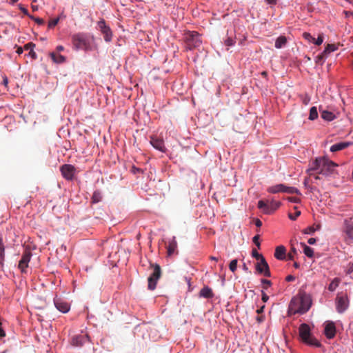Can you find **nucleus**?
<instances>
[{"label":"nucleus","instance_id":"33","mask_svg":"<svg viewBox=\"0 0 353 353\" xmlns=\"http://www.w3.org/2000/svg\"><path fill=\"white\" fill-rule=\"evenodd\" d=\"M326 57H327V55L323 54V52L321 54H319L316 57V63L322 64L324 62Z\"/></svg>","mask_w":353,"mask_h":353},{"label":"nucleus","instance_id":"14","mask_svg":"<svg viewBox=\"0 0 353 353\" xmlns=\"http://www.w3.org/2000/svg\"><path fill=\"white\" fill-rule=\"evenodd\" d=\"M324 334L327 339H332L336 334V326L334 322L327 321L325 323Z\"/></svg>","mask_w":353,"mask_h":353},{"label":"nucleus","instance_id":"8","mask_svg":"<svg viewBox=\"0 0 353 353\" xmlns=\"http://www.w3.org/2000/svg\"><path fill=\"white\" fill-rule=\"evenodd\" d=\"M267 191L271 194H276L279 192H286L288 194H301L300 191L294 188L287 186L284 184H277L275 185L270 186L268 188Z\"/></svg>","mask_w":353,"mask_h":353},{"label":"nucleus","instance_id":"42","mask_svg":"<svg viewBox=\"0 0 353 353\" xmlns=\"http://www.w3.org/2000/svg\"><path fill=\"white\" fill-rule=\"evenodd\" d=\"M235 41L234 39H232V38H228L225 41V44L227 46H232L234 44Z\"/></svg>","mask_w":353,"mask_h":353},{"label":"nucleus","instance_id":"48","mask_svg":"<svg viewBox=\"0 0 353 353\" xmlns=\"http://www.w3.org/2000/svg\"><path fill=\"white\" fill-rule=\"evenodd\" d=\"M312 172L313 171H310V172H307L308 174L310 175V176H313L315 180H319L321 179V177L319 176L320 174H319L317 173H316V174H314L312 173Z\"/></svg>","mask_w":353,"mask_h":353},{"label":"nucleus","instance_id":"49","mask_svg":"<svg viewBox=\"0 0 353 353\" xmlns=\"http://www.w3.org/2000/svg\"><path fill=\"white\" fill-rule=\"evenodd\" d=\"M269 299V296L262 291V301L265 303Z\"/></svg>","mask_w":353,"mask_h":353},{"label":"nucleus","instance_id":"58","mask_svg":"<svg viewBox=\"0 0 353 353\" xmlns=\"http://www.w3.org/2000/svg\"><path fill=\"white\" fill-rule=\"evenodd\" d=\"M265 308V306L263 305L262 307H261L259 309L257 310V313L260 314V313H262L263 312V310Z\"/></svg>","mask_w":353,"mask_h":353},{"label":"nucleus","instance_id":"53","mask_svg":"<svg viewBox=\"0 0 353 353\" xmlns=\"http://www.w3.org/2000/svg\"><path fill=\"white\" fill-rule=\"evenodd\" d=\"M29 55L32 57V59H35L37 58V54L35 53V52L33 50V49H32L30 52H29Z\"/></svg>","mask_w":353,"mask_h":353},{"label":"nucleus","instance_id":"13","mask_svg":"<svg viewBox=\"0 0 353 353\" xmlns=\"http://www.w3.org/2000/svg\"><path fill=\"white\" fill-rule=\"evenodd\" d=\"M98 26L103 34L105 41L107 42L110 41L112 37V33L110 28L106 26L105 21H99L98 22Z\"/></svg>","mask_w":353,"mask_h":353},{"label":"nucleus","instance_id":"62","mask_svg":"<svg viewBox=\"0 0 353 353\" xmlns=\"http://www.w3.org/2000/svg\"><path fill=\"white\" fill-rule=\"evenodd\" d=\"M257 321H258L259 322H261V321H263V316H259V317H258V318H257Z\"/></svg>","mask_w":353,"mask_h":353},{"label":"nucleus","instance_id":"44","mask_svg":"<svg viewBox=\"0 0 353 353\" xmlns=\"http://www.w3.org/2000/svg\"><path fill=\"white\" fill-rule=\"evenodd\" d=\"M288 199L292 203H298L300 202V199L296 196L288 197Z\"/></svg>","mask_w":353,"mask_h":353},{"label":"nucleus","instance_id":"56","mask_svg":"<svg viewBox=\"0 0 353 353\" xmlns=\"http://www.w3.org/2000/svg\"><path fill=\"white\" fill-rule=\"evenodd\" d=\"M255 225L256 227H261L262 225V222L259 219H256L255 221Z\"/></svg>","mask_w":353,"mask_h":353},{"label":"nucleus","instance_id":"27","mask_svg":"<svg viewBox=\"0 0 353 353\" xmlns=\"http://www.w3.org/2000/svg\"><path fill=\"white\" fill-rule=\"evenodd\" d=\"M301 245L303 247V252L304 254L307 256V257H310V258H312L314 255V250L312 248H311L310 247L307 246L305 243H301Z\"/></svg>","mask_w":353,"mask_h":353},{"label":"nucleus","instance_id":"4","mask_svg":"<svg viewBox=\"0 0 353 353\" xmlns=\"http://www.w3.org/2000/svg\"><path fill=\"white\" fill-rule=\"evenodd\" d=\"M184 41L187 50L199 48L202 44L200 34L195 31H188L184 34Z\"/></svg>","mask_w":353,"mask_h":353},{"label":"nucleus","instance_id":"26","mask_svg":"<svg viewBox=\"0 0 353 353\" xmlns=\"http://www.w3.org/2000/svg\"><path fill=\"white\" fill-rule=\"evenodd\" d=\"M5 258V246L3 242V238L0 236V265H3Z\"/></svg>","mask_w":353,"mask_h":353},{"label":"nucleus","instance_id":"51","mask_svg":"<svg viewBox=\"0 0 353 353\" xmlns=\"http://www.w3.org/2000/svg\"><path fill=\"white\" fill-rule=\"evenodd\" d=\"M285 280L288 282L293 281L295 280V277L292 275H288L286 276Z\"/></svg>","mask_w":353,"mask_h":353},{"label":"nucleus","instance_id":"60","mask_svg":"<svg viewBox=\"0 0 353 353\" xmlns=\"http://www.w3.org/2000/svg\"><path fill=\"white\" fill-rule=\"evenodd\" d=\"M308 181H309V179H308V178H305V179H304V182H303V183H304L305 186H307V185Z\"/></svg>","mask_w":353,"mask_h":353},{"label":"nucleus","instance_id":"21","mask_svg":"<svg viewBox=\"0 0 353 353\" xmlns=\"http://www.w3.org/2000/svg\"><path fill=\"white\" fill-rule=\"evenodd\" d=\"M286 249L283 245L277 246L275 249L274 256L279 260H283L285 258Z\"/></svg>","mask_w":353,"mask_h":353},{"label":"nucleus","instance_id":"28","mask_svg":"<svg viewBox=\"0 0 353 353\" xmlns=\"http://www.w3.org/2000/svg\"><path fill=\"white\" fill-rule=\"evenodd\" d=\"M337 49L338 46L336 44H327L323 50V54H326L327 56L330 53L336 50Z\"/></svg>","mask_w":353,"mask_h":353},{"label":"nucleus","instance_id":"40","mask_svg":"<svg viewBox=\"0 0 353 353\" xmlns=\"http://www.w3.org/2000/svg\"><path fill=\"white\" fill-rule=\"evenodd\" d=\"M30 18H31L32 19H33L37 23H38L39 25H42L44 23V21L43 19H41V18H37V17H34L33 16H30Z\"/></svg>","mask_w":353,"mask_h":353},{"label":"nucleus","instance_id":"63","mask_svg":"<svg viewBox=\"0 0 353 353\" xmlns=\"http://www.w3.org/2000/svg\"><path fill=\"white\" fill-rule=\"evenodd\" d=\"M294 268H298L299 267V264L298 263L295 262L294 263Z\"/></svg>","mask_w":353,"mask_h":353},{"label":"nucleus","instance_id":"39","mask_svg":"<svg viewBox=\"0 0 353 353\" xmlns=\"http://www.w3.org/2000/svg\"><path fill=\"white\" fill-rule=\"evenodd\" d=\"M323 42V36L322 34H319L318 36V38L314 41V43H315L317 46H320Z\"/></svg>","mask_w":353,"mask_h":353},{"label":"nucleus","instance_id":"6","mask_svg":"<svg viewBox=\"0 0 353 353\" xmlns=\"http://www.w3.org/2000/svg\"><path fill=\"white\" fill-rule=\"evenodd\" d=\"M281 205L280 201L272 200L264 201L260 200L258 202V208L263 210L265 214H270L276 210Z\"/></svg>","mask_w":353,"mask_h":353},{"label":"nucleus","instance_id":"1","mask_svg":"<svg viewBox=\"0 0 353 353\" xmlns=\"http://www.w3.org/2000/svg\"><path fill=\"white\" fill-rule=\"evenodd\" d=\"M312 305V298L309 294L304 291H300L299 294L290 301L288 307L290 315L306 313Z\"/></svg>","mask_w":353,"mask_h":353},{"label":"nucleus","instance_id":"34","mask_svg":"<svg viewBox=\"0 0 353 353\" xmlns=\"http://www.w3.org/2000/svg\"><path fill=\"white\" fill-rule=\"evenodd\" d=\"M236 268H237V260L236 259L232 260L229 265L230 270L234 272L236 271Z\"/></svg>","mask_w":353,"mask_h":353},{"label":"nucleus","instance_id":"37","mask_svg":"<svg viewBox=\"0 0 353 353\" xmlns=\"http://www.w3.org/2000/svg\"><path fill=\"white\" fill-rule=\"evenodd\" d=\"M261 283L263 284V288L267 290L272 285V282L270 280L263 279H261Z\"/></svg>","mask_w":353,"mask_h":353},{"label":"nucleus","instance_id":"22","mask_svg":"<svg viewBox=\"0 0 353 353\" xmlns=\"http://www.w3.org/2000/svg\"><path fill=\"white\" fill-rule=\"evenodd\" d=\"M200 296L206 298V299H210L214 296V293L211 288H210L208 286L203 287L199 292Z\"/></svg>","mask_w":353,"mask_h":353},{"label":"nucleus","instance_id":"50","mask_svg":"<svg viewBox=\"0 0 353 353\" xmlns=\"http://www.w3.org/2000/svg\"><path fill=\"white\" fill-rule=\"evenodd\" d=\"M352 272H353V263H350L347 265V272L348 274L351 273Z\"/></svg>","mask_w":353,"mask_h":353},{"label":"nucleus","instance_id":"11","mask_svg":"<svg viewBox=\"0 0 353 353\" xmlns=\"http://www.w3.org/2000/svg\"><path fill=\"white\" fill-rule=\"evenodd\" d=\"M31 256V251L28 249H26L18 265V268L21 270L22 273H27V268L28 267V263L30 261Z\"/></svg>","mask_w":353,"mask_h":353},{"label":"nucleus","instance_id":"9","mask_svg":"<svg viewBox=\"0 0 353 353\" xmlns=\"http://www.w3.org/2000/svg\"><path fill=\"white\" fill-rule=\"evenodd\" d=\"M153 268V272L148 277V288L150 290H154L157 287V281L160 279L161 275V267L158 264L151 265Z\"/></svg>","mask_w":353,"mask_h":353},{"label":"nucleus","instance_id":"3","mask_svg":"<svg viewBox=\"0 0 353 353\" xmlns=\"http://www.w3.org/2000/svg\"><path fill=\"white\" fill-rule=\"evenodd\" d=\"M299 337L301 341L308 345L320 347L321 343L311 334L310 326L306 323H302L299 328Z\"/></svg>","mask_w":353,"mask_h":353},{"label":"nucleus","instance_id":"31","mask_svg":"<svg viewBox=\"0 0 353 353\" xmlns=\"http://www.w3.org/2000/svg\"><path fill=\"white\" fill-rule=\"evenodd\" d=\"M318 117V112L316 107H312L310 110V114H309V119L310 120H314L317 119Z\"/></svg>","mask_w":353,"mask_h":353},{"label":"nucleus","instance_id":"45","mask_svg":"<svg viewBox=\"0 0 353 353\" xmlns=\"http://www.w3.org/2000/svg\"><path fill=\"white\" fill-rule=\"evenodd\" d=\"M131 171L132 173L134 174H137V173H143V170L139 168H137L135 166H132V169H131Z\"/></svg>","mask_w":353,"mask_h":353},{"label":"nucleus","instance_id":"54","mask_svg":"<svg viewBox=\"0 0 353 353\" xmlns=\"http://www.w3.org/2000/svg\"><path fill=\"white\" fill-rule=\"evenodd\" d=\"M316 240L314 238H310L308 239L307 243L310 245H313L316 243Z\"/></svg>","mask_w":353,"mask_h":353},{"label":"nucleus","instance_id":"7","mask_svg":"<svg viewBox=\"0 0 353 353\" xmlns=\"http://www.w3.org/2000/svg\"><path fill=\"white\" fill-rule=\"evenodd\" d=\"M72 41L76 49H87L90 46L88 37L83 33L73 34L72 37Z\"/></svg>","mask_w":353,"mask_h":353},{"label":"nucleus","instance_id":"19","mask_svg":"<svg viewBox=\"0 0 353 353\" xmlns=\"http://www.w3.org/2000/svg\"><path fill=\"white\" fill-rule=\"evenodd\" d=\"M167 252L168 256L172 255L175 252H178L177 249V242L176 241L175 236H173L168 241V245H167Z\"/></svg>","mask_w":353,"mask_h":353},{"label":"nucleus","instance_id":"32","mask_svg":"<svg viewBox=\"0 0 353 353\" xmlns=\"http://www.w3.org/2000/svg\"><path fill=\"white\" fill-rule=\"evenodd\" d=\"M300 98H301L302 103L305 105H307L309 104V103L310 101V97L307 94H304L301 95Z\"/></svg>","mask_w":353,"mask_h":353},{"label":"nucleus","instance_id":"41","mask_svg":"<svg viewBox=\"0 0 353 353\" xmlns=\"http://www.w3.org/2000/svg\"><path fill=\"white\" fill-rule=\"evenodd\" d=\"M301 214L300 211H296L294 214H289L288 216L291 220H296V218Z\"/></svg>","mask_w":353,"mask_h":353},{"label":"nucleus","instance_id":"29","mask_svg":"<svg viewBox=\"0 0 353 353\" xmlns=\"http://www.w3.org/2000/svg\"><path fill=\"white\" fill-rule=\"evenodd\" d=\"M340 283V279L338 278H335L332 280V281L330 283L328 286V290L331 292H333L336 290V288L339 286Z\"/></svg>","mask_w":353,"mask_h":353},{"label":"nucleus","instance_id":"12","mask_svg":"<svg viewBox=\"0 0 353 353\" xmlns=\"http://www.w3.org/2000/svg\"><path fill=\"white\" fill-rule=\"evenodd\" d=\"M62 176L66 180H72L74 177L76 169L74 166L70 164H64L60 168Z\"/></svg>","mask_w":353,"mask_h":353},{"label":"nucleus","instance_id":"55","mask_svg":"<svg viewBox=\"0 0 353 353\" xmlns=\"http://www.w3.org/2000/svg\"><path fill=\"white\" fill-rule=\"evenodd\" d=\"M267 3L270 5H275L277 2V0H265Z\"/></svg>","mask_w":353,"mask_h":353},{"label":"nucleus","instance_id":"59","mask_svg":"<svg viewBox=\"0 0 353 353\" xmlns=\"http://www.w3.org/2000/svg\"><path fill=\"white\" fill-rule=\"evenodd\" d=\"M63 49H64L63 46H58L57 47V50L59 51V52L63 50Z\"/></svg>","mask_w":353,"mask_h":353},{"label":"nucleus","instance_id":"47","mask_svg":"<svg viewBox=\"0 0 353 353\" xmlns=\"http://www.w3.org/2000/svg\"><path fill=\"white\" fill-rule=\"evenodd\" d=\"M253 242L255 243V245L259 248L260 246V243H259V235H256L253 237Z\"/></svg>","mask_w":353,"mask_h":353},{"label":"nucleus","instance_id":"61","mask_svg":"<svg viewBox=\"0 0 353 353\" xmlns=\"http://www.w3.org/2000/svg\"><path fill=\"white\" fill-rule=\"evenodd\" d=\"M261 75H262L263 77H267V75H268V72H267L266 71H263V72H261Z\"/></svg>","mask_w":353,"mask_h":353},{"label":"nucleus","instance_id":"38","mask_svg":"<svg viewBox=\"0 0 353 353\" xmlns=\"http://www.w3.org/2000/svg\"><path fill=\"white\" fill-rule=\"evenodd\" d=\"M59 17L50 20L48 23V28H54L59 23Z\"/></svg>","mask_w":353,"mask_h":353},{"label":"nucleus","instance_id":"16","mask_svg":"<svg viewBox=\"0 0 353 353\" xmlns=\"http://www.w3.org/2000/svg\"><path fill=\"white\" fill-rule=\"evenodd\" d=\"M54 303L56 308L62 313H67L70 310V305L59 298H54Z\"/></svg>","mask_w":353,"mask_h":353},{"label":"nucleus","instance_id":"18","mask_svg":"<svg viewBox=\"0 0 353 353\" xmlns=\"http://www.w3.org/2000/svg\"><path fill=\"white\" fill-rule=\"evenodd\" d=\"M150 143L151 145L157 150L165 152V147L164 145L163 140L161 139H159L157 137H150Z\"/></svg>","mask_w":353,"mask_h":353},{"label":"nucleus","instance_id":"43","mask_svg":"<svg viewBox=\"0 0 353 353\" xmlns=\"http://www.w3.org/2000/svg\"><path fill=\"white\" fill-rule=\"evenodd\" d=\"M34 46H35V45L33 43L30 42V43H26L24 46V49L26 50H30V51L32 49H34Z\"/></svg>","mask_w":353,"mask_h":353},{"label":"nucleus","instance_id":"24","mask_svg":"<svg viewBox=\"0 0 353 353\" xmlns=\"http://www.w3.org/2000/svg\"><path fill=\"white\" fill-rule=\"evenodd\" d=\"M50 56L51 57L52 61L57 63H61L65 61V57L61 55V54H57L54 52H51L50 54Z\"/></svg>","mask_w":353,"mask_h":353},{"label":"nucleus","instance_id":"15","mask_svg":"<svg viewBox=\"0 0 353 353\" xmlns=\"http://www.w3.org/2000/svg\"><path fill=\"white\" fill-rule=\"evenodd\" d=\"M336 303V310L339 313H343L348 307V301L345 296H337Z\"/></svg>","mask_w":353,"mask_h":353},{"label":"nucleus","instance_id":"5","mask_svg":"<svg viewBox=\"0 0 353 353\" xmlns=\"http://www.w3.org/2000/svg\"><path fill=\"white\" fill-rule=\"evenodd\" d=\"M252 255L256 260L260 261L256 264V269L257 272L263 274L265 276L270 277L271 273L270 271L269 265L262 254H259L256 250L253 249L252 251Z\"/></svg>","mask_w":353,"mask_h":353},{"label":"nucleus","instance_id":"10","mask_svg":"<svg viewBox=\"0 0 353 353\" xmlns=\"http://www.w3.org/2000/svg\"><path fill=\"white\" fill-rule=\"evenodd\" d=\"M343 232L345 243L348 245L353 244V221L352 219L344 221Z\"/></svg>","mask_w":353,"mask_h":353},{"label":"nucleus","instance_id":"35","mask_svg":"<svg viewBox=\"0 0 353 353\" xmlns=\"http://www.w3.org/2000/svg\"><path fill=\"white\" fill-rule=\"evenodd\" d=\"M303 37L305 39L307 40L309 42L314 43L315 41V38L313 37L310 33L304 32L303 34Z\"/></svg>","mask_w":353,"mask_h":353},{"label":"nucleus","instance_id":"36","mask_svg":"<svg viewBox=\"0 0 353 353\" xmlns=\"http://www.w3.org/2000/svg\"><path fill=\"white\" fill-rule=\"evenodd\" d=\"M297 254V251L294 247H292L289 253L288 258L291 260L294 259V256Z\"/></svg>","mask_w":353,"mask_h":353},{"label":"nucleus","instance_id":"17","mask_svg":"<svg viewBox=\"0 0 353 353\" xmlns=\"http://www.w3.org/2000/svg\"><path fill=\"white\" fill-rule=\"evenodd\" d=\"M89 341L90 337L87 334L76 335L72 338V344L74 346H81Z\"/></svg>","mask_w":353,"mask_h":353},{"label":"nucleus","instance_id":"46","mask_svg":"<svg viewBox=\"0 0 353 353\" xmlns=\"http://www.w3.org/2000/svg\"><path fill=\"white\" fill-rule=\"evenodd\" d=\"M19 8L20 10H21V11L24 14L28 15V16H29V17L30 16V15H29V14H28V10L26 8H24L21 4H19Z\"/></svg>","mask_w":353,"mask_h":353},{"label":"nucleus","instance_id":"64","mask_svg":"<svg viewBox=\"0 0 353 353\" xmlns=\"http://www.w3.org/2000/svg\"><path fill=\"white\" fill-rule=\"evenodd\" d=\"M19 0H10V3L11 4H14L15 3H17Z\"/></svg>","mask_w":353,"mask_h":353},{"label":"nucleus","instance_id":"23","mask_svg":"<svg viewBox=\"0 0 353 353\" xmlns=\"http://www.w3.org/2000/svg\"><path fill=\"white\" fill-rule=\"evenodd\" d=\"M321 116L323 119L327 121H333L335 118V115L332 112L327 110H322Z\"/></svg>","mask_w":353,"mask_h":353},{"label":"nucleus","instance_id":"57","mask_svg":"<svg viewBox=\"0 0 353 353\" xmlns=\"http://www.w3.org/2000/svg\"><path fill=\"white\" fill-rule=\"evenodd\" d=\"M23 48H21V47H18V48H17V51H16V52H17V54H22V53H23Z\"/></svg>","mask_w":353,"mask_h":353},{"label":"nucleus","instance_id":"52","mask_svg":"<svg viewBox=\"0 0 353 353\" xmlns=\"http://www.w3.org/2000/svg\"><path fill=\"white\" fill-rule=\"evenodd\" d=\"M314 231H315V230L313 228L310 227V228H308L307 229L305 230V233H306V234H312V233L314 232Z\"/></svg>","mask_w":353,"mask_h":353},{"label":"nucleus","instance_id":"25","mask_svg":"<svg viewBox=\"0 0 353 353\" xmlns=\"http://www.w3.org/2000/svg\"><path fill=\"white\" fill-rule=\"evenodd\" d=\"M287 43V39L285 36L279 37L275 41V47L276 48H281Z\"/></svg>","mask_w":353,"mask_h":353},{"label":"nucleus","instance_id":"20","mask_svg":"<svg viewBox=\"0 0 353 353\" xmlns=\"http://www.w3.org/2000/svg\"><path fill=\"white\" fill-rule=\"evenodd\" d=\"M352 145V142H341L336 144L332 145L330 147V151L332 152H336L342 150L347 148V147Z\"/></svg>","mask_w":353,"mask_h":353},{"label":"nucleus","instance_id":"30","mask_svg":"<svg viewBox=\"0 0 353 353\" xmlns=\"http://www.w3.org/2000/svg\"><path fill=\"white\" fill-rule=\"evenodd\" d=\"M101 193L98 190L94 191L92 197V203H99V201H101Z\"/></svg>","mask_w":353,"mask_h":353},{"label":"nucleus","instance_id":"2","mask_svg":"<svg viewBox=\"0 0 353 353\" xmlns=\"http://www.w3.org/2000/svg\"><path fill=\"white\" fill-rule=\"evenodd\" d=\"M336 167H338V164L327 158H316L312 162L311 167L307 170V172L316 171L319 174L329 176L335 173V168Z\"/></svg>","mask_w":353,"mask_h":353}]
</instances>
